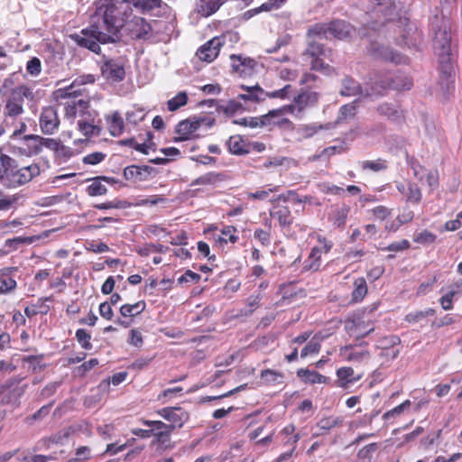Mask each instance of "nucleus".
<instances>
[{
  "label": "nucleus",
  "mask_w": 462,
  "mask_h": 462,
  "mask_svg": "<svg viewBox=\"0 0 462 462\" xmlns=\"http://www.w3.org/2000/svg\"><path fill=\"white\" fill-rule=\"evenodd\" d=\"M391 88L399 89L400 86L390 73L374 74L371 79L369 87H365V94L368 95V97H380L383 96Z\"/></svg>",
  "instance_id": "423d86ee"
},
{
  "label": "nucleus",
  "mask_w": 462,
  "mask_h": 462,
  "mask_svg": "<svg viewBox=\"0 0 462 462\" xmlns=\"http://www.w3.org/2000/svg\"><path fill=\"white\" fill-rule=\"evenodd\" d=\"M0 163L2 165L0 184L5 189H16L23 186L41 173L39 164L32 163L28 166L19 167L17 161L4 153L1 149Z\"/></svg>",
  "instance_id": "f03ea898"
},
{
  "label": "nucleus",
  "mask_w": 462,
  "mask_h": 462,
  "mask_svg": "<svg viewBox=\"0 0 462 462\" xmlns=\"http://www.w3.org/2000/svg\"><path fill=\"white\" fill-rule=\"evenodd\" d=\"M126 121L136 125L145 118V113L143 108H135L126 113Z\"/></svg>",
  "instance_id": "09e8293b"
},
{
  "label": "nucleus",
  "mask_w": 462,
  "mask_h": 462,
  "mask_svg": "<svg viewBox=\"0 0 462 462\" xmlns=\"http://www.w3.org/2000/svg\"><path fill=\"white\" fill-rule=\"evenodd\" d=\"M322 249L313 247L309 257L303 263V270L306 272H317L321 265Z\"/></svg>",
  "instance_id": "393cba45"
},
{
  "label": "nucleus",
  "mask_w": 462,
  "mask_h": 462,
  "mask_svg": "<svg viewBox=\"0 0 462 462\" xmlns=\"http://www.w3.org/2000/svg\"><path fill=\"white\" fill-rule=\"evenodd\" d=\"M378 347L382 349L380 356L384 357L387 361L395 359L400 353L398 347H387V344H383V342H382L381 345H378Z\"/></svg>",
  "instance_id": "3c124183"
},
{
  "label": "nucleus",
  "mask_w": 462,
  "mask_h": 462,
  "mask_svg": "<svg viewBox=\"0 0 462 462\" xmlns=\"http://www.w3.org/2000/svg\"><path fill=\"white\" fill-rule=\"evenodd\" d=\"M349 213V208L346 206H342L337 208L333 212V225L337 227H342L345 226L347 216Z\"/></svg>",
  "instance_id": "4c0bfd02"
},
{
  "label": "nucleus",
  "mask_w": 462,
  "mask_h": 462,
  "mask_svg": "<svg viewBox=\"0 0 462 462\" xmlns=\"http://www.w3.org/2000/svg\"><path fill=\"white\" fill-rule=\"evenodd\" d=\"M224 4V0H199L197 3V12L204 17H208L216 13Z\"/></svg>",
  "instance_id": "5701e85b"
},
{
  "label": "nucleus",
  "mask_w": 462,
  "mask_h": 462,
  "mask_svg": "<svg viewBox=\"0 0 462 462\" xmlns=\"http://www.w3.org/2000/svg\"><path fill=\"white\" fill-rule=\"evenodd\" d=\"M227 144L230 152L233 154L243 155L249 152L248 145L240 135L231 136Z\"/></svg>",
  "instance_id": "c85d7f7f"
},
{
  "label": "nucleus",
  "mask_w": 462,
  "mask_h": 462,
  "mask_svg": "<svg viewBox=\"0 0 462 462\" xmlns=\"http://www.w3.org/2000/svg\"><path fill=\"white\" fill-rule=\"evenodd\" d=\"M435 314V310L427 309L425 310H419L415 312H411L405 316V320L409 323H417L429 316H433Z\"/></svg>",
  "instance_id": "79ce46f5"
},
{
  "label": "nucleus",
  "mask_w": 462,
  "mask_h": 462,
  "mask_svg": "<svg viewBox=\"0 0 462 462\" xmlns=\"http://www.w3.org/2000/svg\"><path fill=\"white\" fill-rule=\"evenodd\" d=\"M387 168L386 161L383 159H377L375 161H364L362 162L363 170H370L373 171H383Z\"/></svg>",
  "instance_id": "de8ad7c7"
},
{
  "label": "nucleus",
  "mask_w": 462,
  "mask_h": 462,
  "mask_svg": "<svg viewBox=\"0 0 462 462\" xmlns=\"http://www.w3.org/2000/svg\"><path fill=\"white\" fill-rule=\"evenodd\" d=\"M129 30L136 39H147L151 36L152 26L143 17H134L129 23Z\"/></svg>",
  "instance_id": "f3484780"
},
{
  "label": "nucleus",
  "mask_w": 462,
  "mask_h": 462,
  "mask_svg": "<svg viewBox=\"0 0 462 462\" xmlns=\"http://www.w3.org/2000/svg\"><path fill=\"white\" fill-rule=\"evenodd\" d=\"M297 375L306 383H325L327 378L314 370L300 368L297 371Z\"/></svg>",
  "instance_id": "a878e982"
},
{
  "label": "nucleus",
  "mask_w": 462,
  "mask_h": 462,
  "mask_svg": "<svg viewBox=\"0 0 462 462\" xmlns=\"http://www.w3.org/2000/svg\"><path fill=\"white\" fill-rule=\"evenodd\" d=\"M23 362L29 364V370L32 373L42 371L46 365L42 363V356H29L23 358Z\"/></svg>",
  "instance_id": "ea45409f"
},
{
  "label": "nucleus",
  "mask_w": 462,
  "mask_h": 462,
  "mask_svg": "<svg viewBox=\"0 0 462 462\" xmlns=\"http://www.w3.org/2000/svg\"><path fill=\"white\" fill-rule=\"evenodd\" d=\"M398 191L405 196L406 201L418 204L421 199V191L417 184L411 182H398L396 184Z\"/></svg>",
  "instance_id": "a211bd4d"
},
{
  "label": "nucleus",
  "mask_w": 462,
  "mask_h": 462,
  "mask_svg": "<svg viewBox=\"0 0 462 462\" xmlns=\"http://www.w3.org/2000/svg\"><path fill=\"white\" fill-rule=\"evenodd\" d=\"M107 192V189L105 185H103L99 180L93 181L88 187V194L89 196H100L104 195Z\"/></svg>",
  "instance_id": "4d7b16f0"
},
{
  "label": "nucleus",
  "mask_w": 462,
  "mask_h": 462,
  "mask_svg": "<svg viewBox=\"0 0 462 462\" xmlns=\"http://www.w3.org/2000/svg\"><path fill=\"white\" fill-rule=\"evenodd\" d=\"M232 68L241 75H248L256 66L255 60L242 56L231 55Z\"/></svg>",
  "instance_id": "412c9836"
},
{
  "label": "nucleus",
  "mask_w": 462,
  "mask_h": 462,
  "mask_svg": "<svg viewBox=\"0 0 462 462\" xmlns=\"http://www.w3.org/2000/svg\"><path fill=\"white\" fill-rule=\"evenodd\" d=\"M23 197L21 193H16L0 198V210H9L14 204L18 203Z\"/></svg>",
  "instance_id": "a18cd8bd"
},
{
  "label": "nucleus",
  "mask_w": 462,
  "mask_h": 462,
  "mask_svg": "<svg viewBox=\"0 0 462 462\" xmlns=\"http://www.w3.org/2000/svg\"><path fill=\"white\" fill-rule=\"evenodd\" d=\"M457 291L451 290L449 291L446 295L442 296L440 298V304L443 310H448L452 309V300L453 297L456 295Z\"/></svg>",
  "instance_id": "338daca9"
},
{
  "label": "nucleus",
  "mask_w": 462,
  "mask_h": 462,
  "mask_svg": "<svg viewBox=\"0 0 462 462\" xmlns=\"http://www.w3.org/2000/svg\"><path fill=\"white\" fill-rule=\"evenodd\" d=\"M279 186L269 185L268 188H264L261 190H257L255 192H248L246 196L251 199L264 200L269 197L271 193L277 192Z\"/></svg>",
  "instance_id": "37998d69"
},
{
  "label": "nucleus",
  "mask_w": 462,
  "mask_h": 462,
  "mask_svg": "<svg viewBox=\"0 0 462 462\" xmlns=\"http://www.w3.org/2000/svg\"><path fill=\"white\" fill-rule=\"evenodd\" d=\"M272 216L278 220L282 226H290L293 221L291 210L287 207L278 208L272 213Z\"/></svg>",
  "instance_id": "72a5a7b5"
},
{
  "label": "nucleus",
  "mask_w": 462,
  "mask_h": 462,
  "mask_svg": "<svg viewBox=\"0 0 462 462\" xmlns=\"http://www.w3.org/2000/svg\"><path fill=\"white\" fill-rule=\"evenodd\" d=\"M35 97L32 88L25 84L16 86L8 94L3 115L5 117L15 118L21 116L23 110L24 100L32 101Z\"/></svg>",
  "instance_id": "20e7f679"
},
{
  "label": "nucleus",
  "mask_w": 462,
  "mask_h": 462,
  "mask_svg": "<svg viewBox=\"0 0 462 462\" xmlns=\"http://www.w3.org/2000/svg\"><path fill=\"white\" fill-rule=\"evenodd\" d=\"M28 385L23 384L21 386H16L13 388L8 396V402L16 403L18 402L19 399L24 394V393L27 390Z\"/></svg>",
  "instance_id": "bf43d9fd"
},
{
  "label": "nucleus",
  "mask_w": 462,
  "mask_h": 462,
  "mask_svg": "<svg viewBox=\"0 0 462 462\" xmlns=\"http://www.w3.org/2000/svg\"><path fill=\"white\" fill-rule=\"evenodd\" d=\"M240 88L245 90V93L239 94L237 97L245 102L258 103L266 98V92L259 85L251 87L241 85Z\"/></svg>",
  "instance_id": "6ab92c4d"
},
{
  "label": "nucleus",
  "mask_w": 462,
  "mask_h": 462,
  "mask_svg": "<svg viewBox=\"0 0 462 462\" xmlns=\"http://www.w3.org/2000/svg\"><path fill=\"white\" fill-rule=\"evenodd\" d=\"M95 77L91 74L81 76L76 79L71 85L65 88H60L54 92V97L57 100L66 99L69 97H75L81 94L80 89H77V86L85 85L88 83H93Z\"/></svg>",
  "instance_id": "f8f14e48"
},
{
  "label": "nucleus",
  "mask_w": 462,
  "mask_h": 462,
  "mask_svg": "<svg viewBox=\"0 0 462 462\" xmlns=\"http://www.w3.org/2000/svg\"><path fill=\"white\" fill-rule=\"evenodd\" d=\"M108 125V130L112 136H120L124 133L125 124L120 114L116 111L106 117Z\"/></svg>",
  "instance_id": "b1692460"
},
{
  "label": "nucleus",
  "mask_w": 462,
  "mask_h": 462,
  "mask_svg": "<svg viewBox=\"0 0 462 462\" xmlns=\"http://www.w3.org/2000/svg\"><path fill=\"white\" fill-rule=\"evenodd\" d=\"M356 114V106L355 103L347 104L340 108V116L337 118V122L343 119L353 118Z\"/></svg>",
  "instance_id": "5fc2aeb1"
},
{
  "label": "nucleus",
  "mask_w": 462,
  "mask_h": 462,
  "mask_svg": "<svg viewBox=\"0 0 462 462\" xmlns=\"http://www.w3.org/2000/svg\"><path fill=\"white\" fill-rule=\"evenodd\" d=\"M355 33L354 27L347 22L337 20L328 25L316 24L309 30V34L317 35L319 39L334 37L339 40L351 38Z\"/></svg>",
  "instance_id": "39448f33"
},
{
  "label": "nucleus",
  "mask_w": 462,
  "mask_h": 462,
  "mask_svg": "<svg viewBox=\"0 0 462 462\" xmlns=\"http://www.w3.org/2000/svg\"><path fill=\"white\" fill-rule=\"evenodd\" d=\"M142 423L149 428H152V436L154 437V443L160 444L164 448L169 447L171 435L174 431L172 430V426H168L162 420H143Z\"/></svg>",
  "instance_id": "6e6552de"
},
{
  "label": "nucleus",
  "mask_w": 462,
  "mask_h": 462,
  "mask_svg": "<svg viewBox=\"0 0 462 462\" xmlns=\"http://www.w3.org/2000/svg\"><path fill=\"white\" fill-rule=\"evenodd\" d=\"M411 405V402L409 400L403 402L393 409L388 411L383 414L384 419H390L392 417H395L403 412L405 409H407Z\"/></svg>",
  "instance_id": "680f3d73"
},
{
  "label": "nucleus",
  "mask_w": 462,
  "mask_h": 462,
  "mask_svg": "<svg viewBox=\"0 0 462 462\" xmlns=\"http://www.w3.org/2000/svg\"><path fill=\"white\" fill-rule=\"evenodd\" d=\"M77 126L78 130L86 137L98 136L101 133V127L94 124V119L88 112L79 115Z\"/></svg>",
  "instance_id": "dca6fc26"
},
{
  "label": "nucleus",
  "mask_w": 462,
  "mask_h": 462,
  "mask_svg": "<svg viewBox=\"0 0 462 462\" xmlns=\"http://www.w3.org/2000/svg\"><path fill=\"white\" fill-rule=\"evenodd\" d=\"M282 113H293L292 106H284L279 109L269 111L266 115L258 117H253L251 120L252 128L273 126V120L279 117Z\"/></svg>",
  "instance_id": "2eb2a0df"
},
{
  "label": "nucleus",
  "mask_w": 462,
  "mask_h": 462,
  "mask_svg": "<svg viewBox=\"0 0 462 462\" xmlns=\"http://www.w3.org/2000/svg\"><path fill=\"white\" fill-rule=\"evenodd\" d=\"M319 350H320V344L319 343V341L315 340V339H311L302 348L300 356L302 358H304V357L308 356L309 355L319 353Z\"/></svg>",
  "instance_id": "13d9d810"
},
{
  "label": "nucleus",
  "mask_w": 462,
  "mask_h": 462,
  "mask_svg": "<svg viewBox=\"0 0 462 462\" xmlns=\"http://www.w3.org/2000/svg\"><path fill=\"white\" fill-rule=\"evenodd\" d=\"M95 6L89 27L83 29L80 34L73 36V39L78 45L99 53L100 43L116 42L119 39L122 23L116 16L117 7L113 1L97 0Z\"/></svg>",
  "instance_id": "f257e3e1"
},
{
  "label": "nucleus",
  "mask_w": 462,
  "mask_h": 462,
  "mask_svg": "<svg viewBox=\"0 0 462 462\" xmlns=\"http://www.w3.org/2000/svg\"><path fill=\"white\" fill-rule=\"evenodd\" d=\"M236 229L234 226H226L221 231V236H218L217 237H216L215 240L220 245H225L227 242L234 244L238 239V236L236 235Z\"/></svg>",
  "instance_id": "c9c22d12"
},
{
  "label": "nucleus",
  "mask_w": 462,
  "mask_h": 462,
  "mask_svg": "<svg viewBox=\"0 0 462 462\" xmlns=\"http://www.w3.org/2000/svg\"><path fill=\"white\" fill-rule=\"evenodd\" d=\"M307 53L312 58L320 57L326 55V50L323 48L322 44L313 42L310 43Z\"/></svg>",
  "instance_id": "052dcab7"
},
{
  "label": "nucleus",
  "mask_w": 462,
  "mask_h": 462,
  "mask_svg": "<svg viewBox=\"0 0 462 462\" xmlns=\"http://www.w3.org/2000/svg\"><path fill=\"white\" fill-rule=\"evenodd\" d=\"M39 122L43 134H54L60 125V119L56 108L53 106L43 107L40 115Z\"/></svg>",
  "instance_id": "9b49d317"
},
{
  "label": "nucleus",
  "mask_w": 462,
  "mask_h": 462,
  "mask_svg": "<svg viewBox=\"0 0 462 462\" xmlns=\"http://www.w3.org/2000/svg\"><path fill=\"white\" fill-rule=\"evenodd\" d=\"M17 282L13 278L0 277V295L9 294L15 291Z\"/></svg>",
  "instance_id": "49530a36"
},
{
  "label": "nucleus",
  "mask_w": 462,
  "mask_h": 462,
  "mask_svg": "<svg viewBox=\"0 0 462 462\" xmlns=\"http://www.w3.org/2000/svg\"><path fill=\"white\" fill-rule=\"evenodd\" d=\"M157 413L162 417L164 420H168L170 424L168 426H172V430H174L176 428H181L189 420V412L186 411L181 407H165L157 411Z\"/></svg>",
  "instance_id": "1a4fd4ad"
},
{
  "label": "nucleus",
  "mask_w": 462,
  "mask_h": 462,
  "mask_svg": "<svg viewBox=\"0 0 462 462\" xmlns=\"http://www.w3.org/2000/svg\"><path fill=\"white\" fill-rule=\"evenodd\" d=\"M105 157H106L105 153H103L101 152H95L86 155L83 158V162L85 164L95 165V164L101 162L105 159Z\"/></svg>",
  "instance_id": "0e129e2a"
},
{
  "label": "nucleus",
  "mask_w": 462,
  "mask_h": 462,
  "mask_svg": "<svg viewBox=\"0 0 462 462\" xmlns=\"http://www.w3.org/2000/svg\"><path fill=\"white\" fill-rule=\"evenodd\" d=\"M75 455L76 457L70 459L69 462H84L90 458V449L86 446L79 447V448H77Z\"/></svg>",
  "instance_id": "e2e57ef3"
},
{
  "label": "nucleus",
  "mask_w": 462,
  "mask_h": 462,
  "mask_svg": "<svg viewBox=\"0 0 462 462\" xmlns=\"http://www.w3.org/2000/svg\"><path fill=\"white\" fill-rule=\"evenodd\" d=\"M376 111L379 116L394 122L400 121L404 116L403 111L395 103L383 102L377 106Z\"/></svg>",
  "instance_id": "aec40b11"
},
{
  "label": "nucleus",
  "mask_w": 462,
  "mask_h": 462,
  "mask_svg": "<svg viewBox=\"0 0 462 462\" xmlns=\"http://www.w3.org/2000/svg\"><path fill=\"white\" fill-rule=\"evenodd\" d=\"M436 239L437 236L427 229L416 233L413 236V242L423 246L432 245L435 243Z\"/></svg>",
  "instance_id": "e433bc0d"
},
{
  "label": "nucleus",
  "mask_w": 462,
  "mask_h": 462,
  "mask_svg": "<svg viewBox=\"0 0 462 462\" xmlns=\"http://www.w3.org/2000/svg\"><path fill=\"white\" fill-rule=\"evenodd\" d=\"M142 174V170L136 165H131L124 170V177L125 180H132L139 177Z\"/></svg>",
  "instance_id": "774afa93"
},
{
  "label": "nucleus",
  "mask_w": 462,
  "mask_h": 462,
  "mask_svg": "<svg viewBox=\"0 0 462 462\" xmlns=\"http://www.w3.org/2000/svg\"><path fill=\"white\" fill-rule=\"evenodd\" d=\"M23 140L26 143L27 151L24 154L27 156L37 155L42 152L41 144V136L36 134H27L23 137Z\"/></svg>",
  "instance_id": "cd10ccee"
},
{
  "label": "nucleus",
  "mask_w": 462,
  "mask_h": 462,
  "mask_svg": "<svg viewBox=\"0 0 462 462\" xmlns=\"http://www.w3.org/2000/svg\"><path fill=\"white\" fill-rule=\"evenodd\" d=\"M328 125H324L318 123L300 125L297 133L305 139L310 138L314 136L319 130L328 129Z\"/></svg>",
  "instance_id": "7c9ffc66"
},
{
  "label": "nucleus",
  "mask_w": 462,
  "mask_h": 462,
  "mask_svg": "<svg viewBox=\"0 0 462 462\" xmlns=\"http://www.w3.org/2000/svg\"><path fill=\"white\" fill-rule=\"evenodd\" d=\"M145 302L140 300L134 304H125L120 308V314L124 318H134L145 310Z\"/></svg>",
  "instance_id": "c756f323"
},
{
  "label": "nucleus",
  "mask_w": 462,
  "mask_h": 462,
  "mask_svg": "<svg viewBox=\"0 0 462 462\" xmlns=\"http://www.w3.org/2000/svg\"><path fill=\"white\" fill-rule=\"evenodd\" d=\"M222 180V177L218 173L208 172L193 180L192 185H214Z\"/></svg>",
  "instance_id": "58836bf2"
},
{
  "label": "nucleus",
  "mask_w": 462,
  "mask_h": 462,
  "mask_svg": "<svg viewBox=\"0 0 462 462\" xmlns=\"http://www.w3.org/2000/svg\"><path fill=\"white\" fill-rule=\"evenodd\" d=\"M101 72L104 78L113 82H118L125 78L124 66L117 60H107L101 67Z\"/></svg>",
  "instance_id": "4468645a"
},
{
  "label": "nucleus",
  "mask_w": 462,
  "mask_h": 462,
  "mask_svg": "<svg viewBox=\"0 0 462 462\" xmlns=\"http://www.w3.org/2000/svg\"><path fill=\"white\" fill-rule=\"evenodd\" d=\"M215 123L214 119L208 117H192L180 122L176 126V132L180 134L174 138V142L190 139L192 134L201 125H206L208 128Z\"/></svg>",
  "instance_id": "0eeeda50"
},
{
  "label": "nucleus",
  "mask_w": 462,
  "mask_h": 462,
  "mask_svg": "<svg viewBox=\"0 0 462 462\" xmlns=\"http://www.w3.org/2000/svg\"><path fill=\"white\" fill-rule=\"evenodd\" d=\"M340 356L346 361L354 364H365L370 360V352L354 345H347L340 348Z\"/></svg>",
  "instance_id": "ddd939ff"
},
{
  "label": "nucleus",
  "mask_w": 462,
  "mask_h": 462,
  "mask_svg": "<svg viewBox=\"0 0 462 462\" xmlns=\"http://www.w3.org/2000/svg\"><path fill=\"white\" fill-rule=\"evenodd\" d=\"M61 385V381L51 382L47 383L39 393V400H44L54 395L58 388Z\"/></svg>",
  "instance_id": "c03bdc74"
},
{
  "label": "nucleus",
  "mask_w": 462,
  "mask_h": 462,
  "mask_svg": "<svg viewBox=\"0 0 462 462\" xmlns=\"http://www.w3.org/2000/svg\"><path fill=\"white\" fill-rule=\"evenodd\" d=\"M188 101V96L186 92H179L174 97L168 100V109L170 111H176L180 107L185 106Z\"/></svg>",
  "instance_id": "a19ab883"
},
{
  "label": "nucleus",
  "mask_w": 462,
  "mask_h": 462,
  "mask_svg": "<svg viewBox=\"0 0 462 462\" xmlns=\"http://www.w3.org/2000/svg\"><path fill=\"white\" fill-rule=\"evenodd\" d=\"M260 378L265 385H281L283 383V374L272 369H265L261 372Z\"/></svg>",
  "instance_id": "bb28decb"
},
{
  "label": "nucleus",
  "mask_w": 462,
  "mask_h": 462,
  "mask_svg": "<svg viewBox=\"0 0 462 462\" xmlns=\"http://www.w3.org/2000/svg\"><path fill=\"white\" fill-rule=\"evenodd\" d=\"M26 71L32 77H37L42 72V62L37 57L30 59L26 63Z\"/></svg>",
  "instance_id": "8fccbe9b"
},
{
  "label": "nucleus",
  "mask_w": 462,
  "mask_h": 462,
  "mask_svg": "<svg viewBox=\"0 0 462 462\" xmlns=\"http://www.w3.org/2000/svg\"><path fill=\"white\" fill-rule=\"evenodd\" d=\"M341 95L346 97H368L365 95V88L360 86V84L355 81L353 79L346 78L342 82V88L340 90Z\"/></svg>",
  "instance_id": "4be33fe9"
},
{
  "label": "nucleus",
  "mask_w": 462,
  "mask_h": 462,
  "mask_svg": "<svg viewBox=\"0 0 462 462\" xmlns=\"http://www.w3.org/2000/svg\"><path fill=\"white\" fill-rule=\"evenodd\" d=\"M367 293V285L365 278L360 277L354 282V290L352 291V301L360 302Z\"/></svg>",
  "instance_id": "2f4dec72"
},
{
  "label": "nucleus",
  "mask_w": 462,
  "mask_h": 462,
  "mask_svg": "<svg viewBox=\"0 0 462 462\" xmlns=\"http://www.w3.org/2000/svg\"><path fill=\"white\" fill-rule=\"evenodd\" d=\"M342 423V420L338 417H327L321 419L317 423V428L319 429L318 435H322L328 432L331 429Z\"/></svg>",
  "instance_id": "f704fd0d"
},
{
  "label": "nucleus",
  "mask_w": 462,
  "mask_h": 462,
  "mask_svg": "<svg viewBox=\"0 0 462 462\" xmlns=\"http://www.w3.org/2000/svg\"><path fill=\"white\" fill-rule=\"evenodd\" d=\"M433 48L439 57V62L442 74L447 80V88H454V69L451 62V36L446 29H439L436 32L433 41Z\"/></svg>",
  "instance_id": "7ed1b4c3"
},
{
  "label": "nucleus",
  "mask_w": 462,
  "mask_h": 462,
  "mask_svg": "<svg viewBox=\"0 0 462 462\" xmlns=\"http://www.w3.org/2000/svg\"><path fill=\"white\" fill-rule=\"evenodd\" d=\"M291 86L290 84H287L280 89L272 92H266V97L281 99L288 98L291 93Z\"/></svg>",
  "instance_id": "864d4df0"
},
{
  "label": "nucleus",
  "mask_w": 462,
  "mask_h": 462,
  "mask_svg": "<svg viewBox=\"0 0 462 462\" xmlns=\"http://www.w3.org/2000/svg\"><path fill=\"white\" fill-rule=\"evenodd\" d=\"M260 297L257 295H251L247 299V307L245 310L244 313L245 315L252 314L255 309H257L260 306Z\"/></svg>",
  "instance_id": "69168bd1"
},
{
  "label": "nucleus",
  "mask_w": 462,
  "mask_h": 462,
  "mask_svg": "<svg viewBox=\"0 0 462 462\" xmlns=\"http://www.w3.org/2000/svg\"><path fill=\"white\" fill-rule=\"evenodd\" d=\"M337 378L340 382V386H346L348 383H355L361 378V375L355 376V372L352 367H341L337 371Z\"/></svg>",
  "instance_id": "473e14b6"
},
{
  "label": "nucleus",
  "mask_w": 462,
  "mask_h": 462,
  "mask_svg": "<svg viewBox=\"0 0 462 462\" xmlns=\"http://www.w3.org/2000/svg\"><path fill=\"white\" fill-rule=\"evenodd\" d=\"M224 43L225 40L222 37H214L204 43L197 51L196 55L202 61L212 62L218 56Z\"/></svg>",
  "instance_id": "9d476101"
},
{
  "label": "nucleus",
  "mask_w": 462,
  "mask_h": 462,
  "mask_svg": "<svg viewBox=\"0 0 462 462\" xmlns=\"http://www.w3.org/2000/svg\"><path fill=\"white\" fill-rule=\"evenodd\" d=\"M76 338L84 349L89 350L92 348V344L90 343L91 336L85 329H78Z\"/></svg>",
  "instance_id": "603ef678"
},
{
  "label": "nucleus",
  "mask_w": 462,
  "mask_h": 462,
  "mask_svg": "<svg viewBox=\"0 0 462 462\" xmlns=\"http://www.w3.org/2000/svg\"><path fill=\"white\" fill-rule=\"evenodd\" d=\"M40 142L42 144V149L43 147H45V148H47L51 151H54V152H58L60 149H64V146L57 139L45 138V137L41 136Z\"/></svg>",
  "instance_id": "6e6d98bb"
}]
</instances>
